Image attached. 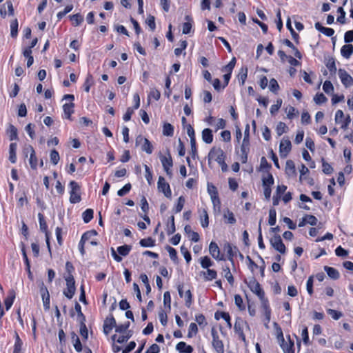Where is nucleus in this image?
Returning <instances> with one entry per match:
<instances>
[{"label":"nucleus","mask_w":353,"mask_h":353,"mask_svg":"<svg viewBox=\"0 0 353 353\" xmlns=\"http://www.w3.org/2000/svg\"><path fill=\"white\" fill-rule=\"evenodd\" d=\"M248 76V68L242 67L238 74V79L241 81V84L243 85Z\"/></svg>","instance_id":"09e8293b"},{"label":"nucleus","mask_w":353,"mask_h":353,"mask_svg":"<svg viewBox=\"0 0 353 353\" xmlns=\"http://www.w3.org/2000/svg\"><path fill=\"white\" fill-rule=\"evenodd\" d=\"M208 192L211 199L219 196V193L216 188L212 183H208Z\"/></svg>","instance_id":"13d9d810"},{"label":"nucleus","mask_w":353,"mask_h":353,"mask_svg":"<svg viewBox=\"0 0 353 353\" xmlns=\"http://www.w3.org/2000/svg\"><path fill=\"white\" fill-rule=\"evenodd\" d=\"M163 134L172 137L174 134V127L169 123H165L163 126Z\"/></svg>","instance_id":"e433bc0d"},{"label":"nucleus","mask_w":353,"mask_h":353,"mask_svg":"<svg viewBox=\"0 0 353 353\" xmlns=\"http://www.w3.org/2000/svg\"><path fill=\"white\" fill-rule=\"evenodd\" d=\"M74 309L77 312L78 320L79 323L85 322V316L81 311V307L78 302L75 303Z\"/></svg>","instance_id":"49530a36"},{"label":"nucleus","mask_w":353,"mask_h":353,"mask_svg":"<svg viewBox=\"0 0 353 353\" xmlns=\"http://www.w3.org/2000/svg\"><path fill=\"white\" fill-rule=\"evenodd\" d=\"M198 332V327L196 323H191L189 329H188V337L192 338L194 336H195Z\"/></svg>","instance_id":"0e129e2a"},{"label":"nucleus","mask_w":353,"mask_h":353,"mask_svg":"<svg viewBox=\"0 0 353 353\" xmlns=\"http://www.w3.org/2000/svg\"><path fill=\"white\" fill-rule=\"evenodd\" d=\"M271 245L278 252L281 254H285L286 251L285 246L282 241L281 237L279 234H275L270 239Z\"/></svg>","instance_id":"9b49d317"},{"label":"nucleus","mask_w":353,"mask_h":353,"mask_svg":"<svg viewBox=\"0 0 353 353\" xmlns=\"http://www.w3.org/2000/svg\"><path fill=\"white\" fill-rule=\"evenodd\" d=\"M225 250L227 251L228 260L234 263V256H235V253L234 252L233 248L231 244L228 243L225 245Z\"/></svg>","instance_id":"8fccbe9b"},{"label":"nucleus","mask_w":353,"mask_h":353,"mask_svg":"<svg viewBox=\"0 0 353 353\" xmlns=\"http://www.w3.org/2000/svg\"><path fill=\"white\" fill-rule=\"evenodd\" d=\"M322 167H323V172L325 174H331L334 171V169L331 166V165L329 164L328 163L325 162L323 158L322 159Z\"/></svg>","instance_id":"e2e57ef3"},{"label":"nucleus","mask_w":353,"mask_h":353,"mask_svg":"<svg viewBox=\"0 0 353 353\" xmlns=\"http://www.w3.org/2000/svg\"><path fill=\"white\" fill-rule=\"evenodd\" d=\"M236 58L233 57L231 61L223 68V71L232 74V70L236 64Z\"/></svg>","instance_id":"603ef678"},{"label":"nucleus","mask_w":353,"mask_h":353,"mask_svg":"<svg viewBox=\"0 0 353 353\" xmlns=\"http://www.w3.org/2000/svg\"><path fill=\"white\" fill-rule=\"evenodd\" d=\"M176 349L180 353H192L193 352V347L183 341L178 343Z\"/></svg>","instance_id":"aec40b11"},{"label":"nucleus","mask_w":353,"mask_h":353,"mask_svg":"<svg viewBox=\"0 0 353 353\" xmlns=\"http://www.w3.org/2000/svg\"><path fill=\"white\" fill-rule=\"evenodd\" d=\"M130 325V323L127 321L123 324H120L116 326L115 332L117 333H124L128 332V328Z\"/></svg>","instance_id":"bf43d9fd"},{"label":"nucleus","mask_w":353,"mask_h":353,"mask_svg":"<svg viewBox=\"0 0 353 353\" xmlns=\"http://www.w3.org/2000/svg\"><path fill=\"white\" fill-rule=\"evenodd\" d=\"M199 213L200 215L201 226L203 228H207L209 225V217L207 210L205 208H200L199 209Z\"/></svg>","instance_id":"6ab92c4d"},{"label":"nucleus","mask_w":353,"mask_h":353,"mask_svg":"<svg viewBox=\"0 0 353 353\" xmlns=\"http://www.w3.org/2000/svg\"><path fill=\"white\" fill-rule=\"evenodd\" d=\"M93 83H94L93 77L90 73H88L87 74L86 79L83 83V88L86 92H90V87L92 86Z\"/></svg>","instance_id":"58836bf2"},{"label":"nucleus","mask_w":353,"mask_h":353,"mask_svg":"<svg viewBox=\"0 0 353 353\" xmlns=\"http://www.w3.org/2000/svg\"><path fill=\"white\" fill-rule=\"evenodd\" d=\"M117 326L116 320L113 314H110L104 320L103 331L105 335H108L112 330Z\"/></svg>","instance_id":"1a4fd4ad"},{"label":"nucleus","mask_w":353,"mask_h":353,"mask_svg":"<svg viewBox=\"0 0 353 353\" xmlns=\"http://www.w3.org/2000/svg\"><path fill=\"white\" fill-rule=\"evenodd\" d=\"M314 101L316 104H322L326 102L327 99L323 93H317L314 97Z\"/></svg>","instance_id":"774afa93"},{"label":"nucleus","mask_w":353,"mask_h":353,"mask_svg":"<svg viewBox=\"0 0 353 353\" xmlns=\"http://www.w3.org/2000/svg\"><path fill=\"white\" fill-rule=\"evenodd\" d=\"M285 173H286V174H288L290 176L296 175V168H295V165H294V163L293 161L288 160L286 161Z\"/></svg>","instance_id":"cd10ccee"},{"label":"nucleus","mask_w":353,"mask_h":353,"mask_svg":"<svg viewBox=\"0 0 353 353\" xmlns=\"http://www.w3.org/2000/svg\"><path fill=\"white\" fill-rule=\"evenodd\" d=\"M325 65L331 74L336 73V67L335 64V60L334 58L329 59Z\"/></svg>","instance_id":"5fc2aeb1"},{"label":"nucleus","mask_w":353,"mask_h":353,"mask_svg":"<svg viewBox=\"0 0 353 353\" xmlns=\"http://www.w3.org/2000/svg\"><path fill=\"white\" fill-rule=\"evenodd\" d=\"M209 252L211 256L216 260L222 261L224 260L223 255L220 254V249L218 245L212 241L209 245Z\"/></svg>","instance_id":"dca6fc26"},{"label":"nucleus","mask_w":353,"mask_h":353,"mask_svg":"<svg viewBox=\"0 0 353 353\" xmlns=\"http://www.w3.org/2000/svg\"><path fill=\"white\" fill-rule=\"evenodd\" d=\"M288 129V128L286 124L280 121L276 125V132L278 136H281L283 133L286 132Z\"/></svg>","instance_id":"6e6d98bb"},{"label":"nucleus","mask_w":353,"mask_h":353,"mask_svg":"<svg viewBox=\"0 0 353 353\" xmlns=\"http://www.w3.org/2000/svg\"><path fill=\"white\" fill-rule=\"evenodd\" d=\"M248 287L250 288L251 291L256 294L260 299L261 301V305L263 304L264 301H268V299L265 297V293L263 289L261 288V285L254 279L250 281V283H248Z\"/></svg>","instance_id":"39448f33"},{"label":"nucleus","mask_w":353,"mask_h":353,"mask_svg":"<svg viewBox=\"0 0 353 353\" xmlns=\"http://www.w3.org/2000/svg\"><path fill=\"white\" fill-rule=\"evenodd\" d=\"M74 103L71 102L69 103H65L63 105V110L64 112L65 117L68 119H71V116L74 113Z\"/></svg>","instance_id":"412c9836"},{"label":"nucleus","mask_w":353,"mask_h":353,"mask_svg":"<svg viewBox=\"0 0 353 353\" xmlns=\"http://www.w3.org/2000/svg\"><path fill=\"white\" fill-rule=\"evenodd\" d=\"M250 152V125L247 124L244 132V138L241 146V161L242 163L248 161V156Z\"/></svg>","instance_id":"f257e3e1"},{"label":"nucleus","mask_w":353,"mask_h":353,"mask_svg":"<svg viewBox=\"0 0 353 353\" xmlns=\"http://www.w3.org/2000/svg\"><path fill=\"white\" fill-rule=\"evenodd\" d=\"M139 244L141 247L148 248L153 247L155 245V240L152 237H148L143 239L139 241Z\"/></svg>","instance_id":"79ce46f5"},{"label":"nucleus","mask_w":353,"mask_h":353,"mask_svg":"<svg viewBox=\"0 0 353 353\" xmlns=\"http://www.w3.org/2000/svg\"><path fill=\"white\" fill-rule=\"evenodd\" d=\"M143 142V144L141 146V149L143 151H145L147 154H152L153 152V145L151 142L146 138L143 137L141 135H139L136 138V145H138L141 143Z\"/></svg>","instance_id":"9d476101"},{"label":"nucleus","mask_w":353,"mask_h":353,"mask_svg":"<svg viewBox=\"0 0 353 353\" xmlns=\"http://www.w3.org/2000/svg\"><path fill=\"white\" fill-rule=\"evenodd\" d=\"M131 250H132V246L130 245H123L119 246L117 248V252H118L119 254H117V252H115L114 249L113 248H111L112 256L117 262H121L122 261V257L121 256H128L130 252L131 251Z\"/></svg>","instance_id":"20e7f679"},{"label":"nucleus","mask_w":353,"mask_h":353,"mask_svg":"<svg viewBox=\"0 0 353 353\" xmlns=\"http://www.w3.org/2000/svg\"><path fill=\"white\" fill-rule=\"evenodd\" d=\"M157 188L160 192H162L167 198H171L172 191L169 183L165 181L163 176H160L157 182Z\"/></svg>","instance_id":"0eeeda50"},{"label":"nucleus","mask_w":353,"mask_h":353,"mask_svg":"<svg viewBox=\"0 0 353 353\" xmlns=\"http://www.w3.org/2000/svg\"><path fill=\"white\" fill-rule=\"evenodd\" d=\"M338 74L342 84L345 88H349L353 85V78L347 73L345 70L340 68L338 70Z\"/></svg>","instance_id":"ddd939ff"},{"label":"nucleus","mask_w":353,"mask_h":353,"mask_svg":"<svg viewBox=\"0 0 353 353\" xmlns=\"http://www.w3.org/2000/svg\"><path fill=\"white\" fill-rule=\"evenodd\" d=\"M17 145L16 143H12L9 148V160L11 163H14L17 161Z\"/></svg>","instance_id":"c756f323"},{"label":"nucleus","mask_w":353,"mask_h":353,"mask_svg":"<svg viewBox=\"0 0 353 353\" xmlns=\"http://www.w3.org/2000/svg\"><path fill=\"white\" fill-rule=\"evenodd\" d=\"M80 329L79 332L84 341H87L88 339V330L85 325V322L79 323Z\"/></svg>","instance_id":"a18cd8bd"},{"label":"nucleus","mask_w":353,"mask_h":353,"mask_svg":"<svg viewBox=\"0 0 353 353\" xmlns=\"http://www.w3.org/2000/svg\"><path fill=\"white\" fill-rule=\"evenodd\" d=\"M274 183V179L271 173L268 172L267 177L263 176L262 185L263 186L271 187Z\"/></svg>","instance_id":"ea45409f"},{"label":"nucleus","mask_w":353,"mask_h":353,"mask_svg":"<svg viewBox=\"0 0 353 353\" xmlns=\"http://www.w3.org/2000/svg\"><path fill=\"white\" fill-rule=\"evenodd\" d=\"M341 54L344 58L349 59L353 54V46L352 44L343 46L341 49Z\"/></svg>","instance_id":"bb28decb"},{"label":"nucleus","mask_w":353,"mask_h":353,"mask_svg":"<svg viewBox=\"0 0 353 353\" xmlns=\"http://www.w3.org/2000/svg\"><path fill=\"white\" fill-rule=\"evenodd\" d=\"M276 221V212L274 208H271L269 211L268 223L270 225H274Z\"/></svg>","instance_id":"680f3d73"},{"label":"nucleus","mask_w":353,"mask_h":353,"mask_svg":"<svg viewBox=\"0 0 353 353\" xmlns=\"http://www.w3.org/2000/svg\"><path fill=\"white\" fill-rule=\"evenodd\" d=\"M324 270L326 272L328 276L334 280L338 279L340 276L339 271L332 267L325 266Z\"/></svg>","instance_id":"c85d7f7f"},{"label":"nucleus","mask_w":353,"mask_h":353,"mask_svg":"<svg viewBox=\"0 0 353 353\" xmlns=\"http://www.w3.org/2000/svg\"><path fill=\"white\" fill-rule=\"evenodd\" d=\"M202 139L205 143H211L213 141L212 131L210 128H205L202 131Z\"/></svg>","instance_id":"393cba45"},{"label":"nucleus","mask_w":353,"mask_h":353,"mask_svg":"<svg viewBox=\"0 0 353 353\" xmlns=\"http://www.w3.org/2000/svg\"><path fill=\"white\" fill-rule=\"evenodd\" d=\"M69 186L71 189L70 191V202L71 203H79L81 200V195L79 194L80 186L74 181H71L69 183Z\"/></svg>","instance_id":"7ed1b4c3"},{"label":"nucleus","mask_w":353,"mask_h":353,"mask_svg":"<svg viewBox=\"0 0 353 353\" xmlns=\"http://www.w3.org/2000/svg\"><path fill=\"white\" fill-rule=\"evenodd\" d=\"M223 272L224 273V277L227 279L228 283L232 285L234 284V277L230 272V270L228 266H225L223 268Z\"/></svg>","instance_id":"a19ab883"},{"label":"nucleus","mask_w":353,"mask_h":353,"mask_svg":"<svg viewBox=\"0 0 353 353\" xmlns=\"http://www.w3.org/2000/svg\"><path fill=\"white\" fill-rule=\"evenodd\" d=\"M132 185L130 183L125 184L122 188L118 190L117 195L119 196H123L127 194L131 190Z\"/></svg>","instance_id":"338daca9"},{"label":"nucleus","mask_w":353,"mask_h":353,"mask_svg":"<svg viewBox=\"0 0 353 353\" xmlns=\"http://www.w3.org/2000/svg\"><path fill=\"white\" fill-rule=\"evenodd\" d=\"M17 198V205L19 208H22L25 204L28 203V197L26 191L18 192L16 194Z\"/></svg>","instance_id":"a878e982"},{"label":"nucleus","mask_w":353,"mask_h":353,"mask_svg":"<svg viewBox=\"0 0 353 353\" xmlns=\"http://www.w3.org/2000/svg\"><path fill=\"white\" fill-rule=\"evenodd\" d=\"M223 218L227 219L226 223L229 224H234L236 221L233 212L228 209L225 211Z\"/></svg>","instance_id":"4c0bfd02"},{"label":"nucleus","mask_w":353,"mask_h":353,"mask_svg":"<svg viewBox=\"0 0 353 353\" xmlns=\"http://www.w3.org/2000/svg\"><path fill=\"white\" fill-rule=\"evenodd\" d=\"M50 161L53 165H57L60 159L59 152L55 150H52L50 154Z\"/></svg>","instance_id":"4d7b16f0"},{"label":"nucleus","mask_w":353,"mask_h":353,"mask_svg":"<svg viewBox=\"0 0 353 353\" xmlns=\"http://www.w3.org/2000/svg\"><path fill=\"white\" fill-rule=\"evenodd\" d=\"M97 235V232L95 230H88L83 234L81 239L82 241L86 242L90 239L92 236Z\"/></svg>","instance_id":"864d4df0"},{"label":"nucleus","mask_w":353,"mask_h":353,"mask_svg":"<svg viewBox=\"0 0 353 353\" xmlns=\"http://www.w3.org/2000/svg\"><path fill=\"white\" fill-rule=\"evenodd\" d=\"M211 334L212 336V346L214 350L217 353H224V345L221 340L219 339V336L217 331L214 327L211 329Z\"/></svg>","instance_id":"423d86ee"},{"label":"nucleus","mask_w":353,"mask_h":353,"mask_svg":"<svg viewBox=\"0 0 353 353\" xmlns=\"http://www.w3.org/2000/svg\"><path fill=\"white\" fill-rule=\"evenodd\" d=\"M261 307L263 310V314H264V316H265L264 325H265V327L267 329H268L269 328L268 324H269V323L270 321L271 314H272V310H271V308L270 307L269 301H264L263 304L261 305Z\"/></svg>","instance_id":"2eb2a0df"},{"label":"nucleus","mask_w":353,"mask_h":353,"mask_svg":"<svg viewBox=\"0 0 353 353\" xmlns=\"http://www.w3.org/2000/svg\"><path fill=\"white\" fill-rule=\"evenodd\" d=\"M24 153L26 154V157H28V153L30 152V165L32 169L36 170L37 168V161L38 159L36 157L35 151L32 145H28L24 148Z\"/></svg>","instance_id":"4468645a"},{"label":"nucleus","mask_w":353,"mask_h":353,"mask_svg":"<svg viewBox=\"0 0 353 353\" xmlns=\"http://www.w3.org/2000/svg\"><path fill=\"white\" fill-rule=\"evenodd\" d=\"M214 318L216 320H219L220 318L225 319L227 322L228 326L230 328L232 327L231 318L228 312L217 311L214 314Z\"/></svg>","instance_id":"4be33fe9"},{"label":"nucleus","mask_w":353,"mask_h":353,"mask_svg":"<svg viewBox=\"0 0 353 353\" xmlns=\"http://www.w3.org/2000/svg\"><path fill=\"white\" fill-rule=\"evenodd\" d=\"M234 329L235 332L239 336V338L245 341V336L243 332V321L241 319H237L236 320V322L234 323Z\"/></svg>","instance_id":"a211bd4d"},{"label":"nucleus","mask_w":353,"mask_h":353,"mask_svg":"<svg viewBox=\"0 0 353 353\" xmlns=\"http://www.w3.org/2000/svg\"><path fill=\"white\" fill-rule=\"evenodd\" d=\"M274 327L276 330L277 334H278V338L281 337L282 340V343L281 344V347H282L284 353H294V342L291 340L290 341V343H285L283 334L282 330L281 327L279 325V324L276 322L274 323Z\"/></svg>","instance_id":"f03ea898"},{"label":"nucleus","mask_w":353,"mask_h":353,"mask_svg":"<svg viewBox=\"0 0 353 353\" xmlns=\"http://www.w3.org/2000/svg\"><path fill=\"white\" fill-rule=\"evenodd\" d=\"M292 144L291 141L288 137H284L279 145V152L281 158H285L289 152L291 151Z\"/></svg>","instance_id":"6e6552de"},{"label":"nucleus","mask_w":353,"mask_h":353,"mask_svg":"<svg viewBox=\"0 0 353 353\" xmlns=\"http://www.w3.org/2000/svg\"><path fill=\"white\" fill-rule=\"evenodd\" d=\"M185 202V199L183 196H181L179 197L177 203L173 210L175 213H179L182 210V209L184 206Z\"/></svg>","instance_id":"de8ad7c7"},{"label":"nucleus","mask_w":353,"mask_h":353,"mask_svg":"<svg viewBox=\"0 0 353 353\" xmlns=\"http://www.w3.org/2000/svg\"><path fill=\"white\" fill-rule=\"evenodd\" d=\"M166 250L169 253L170 257L175 263L178 262V256L176 250L171 246L168 245Z\"/></svg>","instance_id":"3c124183"},{"label":"nucleus","mask_w":353,"mask_h":353,"mask_svg":"<svg viewBox=\"0 0 353 353\" xmlns=\"http://www.w3.org/2000/svg\"><path fill=\"white\" fill-rule=\"evenodd\" d=\"M70 20L72 21V24L74 26H79L83 21V16L79 14V13H77V14H72V15H70Z\"/></svg>","instance_id":"37998d69"},{"label":"nucleus","mask_w":353,"mask_h":353,"mask_svg":"<svg viewBox=\"0 0 353 353\" xmlns=\"http://www.w3.org/2000/svg\"><path fill=\"white\" fill-rule=\"evenodd\" d=\"M38 218H39L40 230L42 232H45V234L46 235L47 234H48V225L45 221L44 216L43 215V214L39 213Z\"/></svg>","instance_id":"f704fd0d"},{"label":"nucleus","mask_w":353,"mask_h":353,"mask_svg":"<svg viewBox=\"0 0 353 353\" xmlns=\"http://www.w3.org/2000/svg\"><path fill=\"white\" fill-rule=\"evenodd\" d=\"M176 231L175 223H174V216L172 215L169 219L168 223L167 224V234L168 235L172 234Z\"/></svg>","instance_id":"7c9ffc66"},{"label":"nucleus","mask_w":353,"mask_h":353,"mask_svg":"<svg viewBox=\"0 0 353 353\" xmlns=\"http://www.w3.org/2000/svg\"><path fill=\"white\" fill-rule=\"evenodd\" d=\"M18 21L17 19L13 20L10 23V36L15 38L18 34Z\"/></svg>","instance_id":"c03bdc74"},{"label":"nucleus","mask_w":353,"mask_h":353,"mask_svg":"<svg viewBox=\"0 0 353 353\" xmlns=\"http://www.w3.org/2000/svg\"><path fill=\"white\" fill-rule=\"evenodd\" d=\"M208 157L209 159H214L219 163L225 159V154L221 148L213 147L208 154Z\"/></svg>","instance_id":"f8f14e48"},{"label":"nucleus","mask_w":353,"mask_h":353,"mask_svg":"<svg viewBox=\"0 0 353 353\" xmlns=\"http://www.w3.org/2000/svg\"><path fill=\"white\" fill-rule=\"evenodd\" d=\"M185 19L186 22L183 23V34H189L192 28V18L190 15H186L185 17Z\"/></svg>","instance_id":"b1692460"},{"label":"nucleus","mask_w":353,"mask_h":353,"mask_svg":"<svg viewBox=\"0 0 353 353\" xmlns=\"http://www.w3.org/2000/svg\"><path fill=\"white\" fill-rule=\"evenodd\" d=\"M14 350L13 353H23L22 352V345H23V341L19 337V335L17 332H14Z\"/></svg>","instance_id":"5701e85b"},{"label":"nucleus","mask_w":353,"mask_h":353,"mask_svg":"<svg viewBox=\"0 0 353 353\" xmlns=\"http://www.w3.org/2000/svg\"><path fill=\"white\" fill-rule=\"evenodd\" d=\"M323 91L327 94H331L334 92V86L331 81L326 80L323 85Z\"/></svg>","instance_id":"69168bd1"},{"label":"nucleus","mask_w":353,"mask_h":353,"mask_svg":"<svg viewBox=\"0 0 353 353\" xmlns=\"http://www.w3.org/2000/svg\"><path fill=\"white\" fill-rule=\"evenodd\" d=\"M202 274L204 275V279L205 281H212L217 276L216 271L210 268L207 269L206 272H203Z\"/></svg>","instance_id":"473e14b6"},{"label":"nucleus","mask_w":353,"mask_h":353,"mask_svg":"<svg viewBox=\"0 0 353 353\" xmlns=\"http://www.w3.org/2000/svg\"><path fill=\"white\" fill-rule=\"evenodd\" d=\"M159 159L162 163V166L164 169L171 168L173 166V161L170 153V151L168 150V157L163 155L161 152L159 153Z\"/></svg>","instance_id":"f3484780"},{"label":"nucleus","mask_w":353,"mask_h":353,"mask_svg":"<svg viewBox=\"0 0 353 353\" xmlns=\"http://www.w3.org/2000/svg\"><path fill=\"white\" fill-rule=\"evenodd\" d=\"M7 134H8L10 141L17 140L18 139L17 129L12 124H10L9 125V128L7 130Z\"/></svg>","instance_id":"2f4dec72"},{"label":"nucleus","mask_w":353,"mask_h":353,"mask_svg":"<svg viewBox=\"0 0 353 353\" xmlns=\"http://www.w3.org/2000/svg\"><path fill=\"white\" fill-rule=\"evenodd\" d=\"M94 215V211L92 209H86L82 214V218L84 223H89L92 219Z\"/></svg>","instance_id":"c9c22d12"},{"label":"nucleus","mask_w":353,"mask_h":353,"mask_svg":"<svg viewBox=\"0 0 353 353\" xmlns=\"http://www.w3.org/2000/svg\"><path fill=\"white\" fill-rule=\"evenodd\" d=\"M200 263L203 269H209L210 267L214 265V262L208 256H205L200 259Z\"/></svg>","instance_id":"72a5a7b5"},{"label":"nucleus","mask_w":353,"mask_h":353,"mask_svg":"<svg viewBox=\"0 0 353 353\" xmlns=\"http://www.w3.org/2000/svg\"><path fill=\"white\" fill-rule=\"evenodd\" d=\"M234 303L235 305L237 306V307L239 309V310H245V306L243 304V299L239 294H236L234 296Z\"/></svg>","instance_id":"052dcab7"}]
</instances>
